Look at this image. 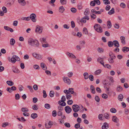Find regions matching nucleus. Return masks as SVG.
Returning a JSON list of instances; mask_svg holds the SVG:
<instances>
[{
    "instance_id": "1",
    "label": "nucleus",
    "mask_w": 129,
    "mask_h": 129,
    "mask_svg": "<svg viewBox=\"0 0 129 129\" xmlns=\"http://www.w3.org/2000/svg\"><path fill=\"white\" fill-rule=\"evenodd\" d=\"M28 44L30 45L39 48V41L37 40L30 39L28 40Z\"/></svg>"
},
{
    "instance_id": "2",
    "label": "nucleus",
    "mask_w": 129,
    "mask_h": 129,
    "mask_svg": "<svg viewBox=\"0 0 129 129\" xmlns=\"http://www.w3.org/2000/svg\"><path fill=\"white\" fill-rule=\"evenodd\" d=\"M94 29L98 32H102V28L100 24H96L94 26Z\"/></svg>"
},
{
    "instance_id": "3",
    "label": "nucleus",
    "mask_w": 129,
    "mask_h": 129,
    "mask_svg": "<svg viewBox=\"0 0 129 129\" xmlns=\"http://www.w3.org/2000/svg\"><path fill=\"white\" fill-rule=\"evenodd\" d=\"M73 110L75 112H77L79 110L80 107L78 105L75 104L72 106Z\"/></svg>"
},
{
    "instance_id": "4",
    "label": "nucleus",
    "mask_w": 129,
    "mask_h": 129,
    "mask_svg": "<svg viewBox=\"0 0 129 129\" xmlns=\"http://www.w3.org/2000/svg\"><path fill=\"white\" fill-rule=\"evenodd\" d=\"M89 20V18L88 16H85L81 19L80 21L81 23H85L86 22V20Z\"/></svg>"
},
{
    "instance_id": "5",
    "label": "nucleus",
    "mask_w": 129,
    "mask_h": 129,
    "mask_svg": "<svg viewBox=\"0 0 129 129\" xmlns=\"http://www.w3.org/2000/svg\"><path fill=\"white\" fill-rule=\"evenodd\" d=\"M36 15L34 13H32L30 14L29 17V19H30L32 21L34 22H36L37 20L36 19Z\"/></svg>"
},
{
    "instance_id": "6",
    "label": "nucleus",
    "mask_w": 129,
    "mask_h": 129,
    "mask_svg": "<svg viewBox=\"0 0 129 129\" xmlns=\"http://www.w3.org/2000/svg\"><path fill=\"white\" fill-rule=\"evenodd\" d=\"M43 29V27L38 25L36 27L35 30L36 32H42Z\"/></svg>"
},
{
    "instance_id": "7",
    "label": "nucleus",
    "mask_w": 129,
    "mask_h": 129,
    "mask_svg": "<svg viewBox=\"0 0 129 129\" xmlns=\"http://www.w3.org/2000/svg\"><path fill=\"white\" fill-rule=\"evenodd\" d=\"M64 82L67 84L70 85L71 83L70 80L67 77H64L63 78Z\"/></svg>"
},
{
    "instance_id": "8",
    "label": "nucleus",
    "mask_w": 129,
    "mask_h": 129,
    "mask_svg": "<svg viewBox=\"0 0 129 129\" xmlns=\"http://www.w3.org/2000/svg\"><path fill=\"white\" fill-rule=\"evenodd\" d=\"M53 124V122L51 121H50L48 123H45V127L47 128H49L51 127Z\"/></svg>"
},
{
    "instance_id": "9",
    "label": "nucleus",
    "mask_w": 129,
    "mask_h": 129,
    "mask_svg": "<svg viewBox=\"0 0 129 129\" xmlns=\"http://www.w3.org/2000/svg\"><path fill=\"white\" fill-rule=\"evenodd\" d=\"M66 54L67 56L70 58L72 59H76V57L74 54L69 52H67Z\"/></svg>"
},
{
    "instance_id": "10",
    "label": "nucleus",
    "mask_w": 129,
    "mask_h": 129,
    "mask_svg": "<svg viewBox=\"0 0 129 129\" xmlns=\"http://www.w3.org/2000/svg\"><path fill=\"white\" fill-rule=\"evenodd\" d=\"M64 110L66 112L67 114H69L72 111L71 108L69 106H67L64 108Z\"/></svg>"
},
{
    "instance_id": "11",
    "label": "nucleus",
    "mask_w": 129,
    "mask_h": 129,
    "mask_svg": "<svg viewBox=\"0 0 129 129\" xmlns=\"http://www.w3.org/2000/svg\"><path fill=\"white\" fill-rule=\"evenodd\" d=\"M12 70L13 72L16 73H19L20 72V71L17 68L14 66H13L12 67Z\"/></svg>"
},
{
    "instance_id": "12",
    "label": "nucleus",
    "mask_w": 129,
    "mask_h": 129,
    "mask_svg": "<svg viewBox=\"0 0 129 129\" xmlns=\"http://www.w3.org/2000/svg\"><path fill=\"white\" fill-rule=\"evenodd\" d=\"M18 3L22 6H24L26 4L25 0H18Z\"/></svg>"
},
{
    "instance_id": "13",
    "label": "nucleus",
    "mask_w": 129,
    "mask_h": 129,
    "mask_svg": "<svg viewBox=\"0 0 129 129\" xmlns=\"http://www.w3.org/2000/svg\"><path fill=\"white\" fill-rule=\"evenodd\" d=\"M121 42L122 45H125L126 44L125 38L124 37L121 36L120 37Z\"/></svg>"
},
{
    "instance_id": "14",
    "label": "nucleus",
    "mask_w": 129,
    "mask_h": 129,
    "mask_svg": "<svg viewBox=\"0 0 129 129\" xmlns=\"http://www.w3.org/2000/svg\"><path fill=\"white\" fill-rule=\"evenodd\" d=\"M11 126V124L10 123H9L8 122H4L2 124V126L4 127H5L7 126L10 127Z\"/></svg>"
},
{
    "instance_id": "15",
    "label": "nucleus",
    "mask_w": 129,
    "mask_h": 129,
    "mask_svg": "<svg viewBox=\"0 0 129 129\" xmlns=\"http://www.w3.org/2000/svg\"><path fill=\"white\" fill-rule=\"evenodd\" d=\"M112 119V121L116 123H117L119 121L118 119L115 116H113Z\"/></svg>"
},
{
    "instance_id": "16",
    "label": "nucleus",
    "mask_w": 129,
    "mask_h": 129,
    "mask_svg": "<svg viewBox=\"0 0 129 129\" xmlns=\"http://www.w3.org/2000/svg\"><path fill=\"white\" fill-rule=\"evenodd\" d=\"M122 50L124 52H127L129 51V48L126 46L122 48Z\"/></svg>"
},
{
    "instance_id": "17",
    "label": "nucleus",
    "mask_w": 129,
    "mask_h": 129,
    "mask_svg": "<svg viewBox=\"0 0 129 129\" xmlns=\"http://www.w3.org/2000/svg\"><path fill=\"white\" fill-rule=\"evenodd\" d=\"M108 124L106 122H105L102 126V129H107L108 127Z\"/></svg>"
},
{
    "instance_id": "18",
    "label": "nucleus",
    "mask_w": 129,
    "mask_h": 129,
    "mask_svg": "<svg viewBox=\"0 0 129 129\" xmlns=\"http://www.w3.org/2000/svg\"><path fill=\"white\" fill-rule=\"evenodd\" d=\"M68 91L69 93H70L71 94L74 93V95H76V93L74 92V88H69V89Z\"/></svg>"
},
{
    "instance_id": "19",
    "label": "nucleus",
    "mask_w": 129,
    "mask_h": 129,
    "mask_svg": "<svg viewBox=\"0 0 129 129\" xmlns=\"http://www.w3.org/2000/svg\"><path fill=\"white\" fill-rule=\"evenodd\" d=\"M109 55L110 57L113 59H115L116 56L113 53L111 52H110L109 53Z\"/></svg>"
},
{
    "instance_id": "20",
    "label": "nucleus",
    "mask_w": 129,
    "mask_h": 129,
    "mask_svg": "<svg viewBox=\"0 0 129 129\" xmlns=\"http://www.w3.org/2000/svg\"><path fill=\"white\" fill-rule=\"evenodd\" d=\"M58 103L62 107L65 106L66 105V103L65 102H62L61 100L59 101L58 102Z\"/></svg>"
},
{
    "instance_id": "21",
    "label": "nucleus",
    "mask_w": 129,
    "mask_h": 129,
    "mask_svg": "<svg viewBox=\"0 0 129 129\" xmlns=\"http://www.w3.org/2000/svg\"><path fill=\"white\" fill-rule=\"evenodd\" d=\"M41 66L42 69L44 70H46L47 69L46 66L45 65V63L43 62H42L41 63Z\"/></svg>"
},
{
    "instance_id": "22",
    "label": "nucleus",
    "mask_w": 129,
    "mask_h": 129,
    "mask_svg": "<svg viewBox=\"0 0 129 129\" xmlns=\"http://www.w3.org/2000/svg\"><path fill=\"white\" fill-rule=\"evenodd\" d=\"M4 29L7 30H9L11 32H12L13 31V30L12 28L9 27L8 26H4Z\"/></svg>"
},
{
    "instance_id": "23",
    "label": "nucleus",
    "mask_w": 129,
    "mask_h": 129,
    "mask_svg": "<svg viewBox=\"0 0 129 129\" xmlns=\"http://www.w3.org/2000/svg\"><path fill=\"white\" fill-rule=\"evenodd\" d=\"M15 43V40L13 38H11L10 41V43L12 46H13Z\"/></svg>"
},
{
    "instance_id": "24",
    "label": "nucleus",
    "mask_w": 129,
    "mask_h": 129,
    "mask_svg": "<svg viewBox=\"0 0 129 129\" xmlns=\"http://www.w3.org/2000/svg\"><path fill=\"white\" fill-rule=\"evenodd\" d=\"M113 44L115 47H119V45L118 41L114 40L113 41Z\"/></svg>"
},
{
    "instance_id": "25",
    "label": "nucleus",
    "mask_w": 129,
    "mask_h": 129,
    "mask_svg": "<svg viewBox=\"0 0 129 129\" xmlns=\"http://www.w3.org/2000/svg\"><path fill=\"white\" fill-rule=\"evenodd\" d=\"M42 44V46L44 48L48 47L50 46L49 44L47 42L46 43H43Z\"/></svg>"
},
{
    "instance_id": "26",
    "label": "nucleus",
    "mask_w": 129,
    "mask_h": 129,
    "mask_svg": "<svg viewBox=\"0 0 129 129\" xmlns=\"http://www.w3.org/2000/svg\"><path fill=\"white\" fill-rule=\"evenodd\" d=\"M89 13V9L87 8L85 10L84 13V14L85 16H88Z\"/></svg>"
},
{
    "instance_id": "27",
    "label": "nucleus",
    "mask_w": 129,
    "mask_h": 129,
    "mask_svg": "<svg viewBox=\"0 0 129 129\" xmlns=\"http://www.w3.org/2000/svg\"><path fill=\"white\" fill-rule=\"evenodd\" d=\"M38 117L37 114L35 113H32L31 115V117L33 119H34L37 118Z\"/></svg>"
},
{
    "instance_id": "28",
    "label": "nucleus",
    "mask_w": 129,
    "mask_h": 129,
    "mask_svg": "<svg viewBox=\"0 0 129 129\" xmlns=\"http://www.w3.org/2000/svg\"><path fill=\"white\" fill-rule=\"evenodd\" d=\"M90 89L91 90V92L93 93L94 94L95 93V88L94 86L92 85L90 86Z\"/></svg>"
},
{
    "instance_id": "29",
    "label": "nucleus",
    "mask_w": 129,
    "mask_h": 129,
    "mask_svg": "<svg viewBox=\"0 0 129 129\" xmlns=\"http://www.w3.org/2000/svg\"><path fill=\"white\" fill-rule=\"evenodd\" d=\"M66 98L67 100H69L71 99L72 97V95L69 92L68 93H67L66 94Z\"/></svg>"
},
{
    "instance_id": "30",
    "label": "nucleus",
    "mask_w": 129,
    "mask_h": 129,
    "mask_svg": "<svg viewBox=\"0 0 129 129\" xmlns=\"http://www.w3.org/2000/svg\"><path fill=\"white\" fill-rule=\"evenodd\" d=\"M55 1L56 0H51L50 1H49V3L51 5V6L54 7L55 5L54 3L55 2Z\"/></svg>"
},
{
    "instance_id": "31",
    "label": "nucleus",
    "mask_w": 129,
    "mask_h": 129,
    "mask_svg": "<svg viewBox=\"0 0 129 129\" xmlns=\"http://www.w3.org/2000/svg\"><path fill=\"white\" fill-rule=\"evenodd\" d=\"M64 10V9L62 6L60 7L59 8V11L60 12L62 13Z\"/></svg>"
},
{
    "instance_id": "32",
    "label": "nucleus",
    "mask_w": 129,
    "mask_h": 129,
    "mask_svg": "<svg viewBox=\"0 0 129 129\" xmlns=\"http://www.w3.org/2000/svg\"><path fill=\"white\" fill-rule=\"evenodd\" d=\"M104 116L105 119H110L109 115L107 113H106L104 114Z\"/></svg>"
},
{
    "instance_id": "33",
    "label": "nucleus",
    "mask_w": 129,
    "mask_h": 129,
    "mask_svg": "<svg viewBox=\"0 0 129 129\" xmlns=\"http://www.w3.org/2000/svg\"><path fill=\"white\" fill-rule=\"evenodd\" d=\"M107 26L108 28H110L112 26V24L111 21H108L107 22Z\"/></svg>"
},
{
    "instance_id": "34",
    "label": "nucleus",
    "mask_w": 129,
    "mask_h": 129,
    "mask_svg": "<svg viewBox=\"0 0 129 129\" xmlns=\"http://www.w3.org/2000/svg\"><path fill=\"white\" fill-rule=\"evenodd\" d=\"M21 111L23 112H27L29 111L28 109L26 107L22 108L21 109Z\"/></svg>"
},
{
    "instance_id": "35",
    "label": "nucleus",
    "mask_w": 129,
    "mask_h": 129,
    "mask_svg": "<svg viewBox=\"0 0 129 129\" xmlns=\"http://www.w3.org/2000/svg\"><path fill=\"white\" fill-rule=\"evenodd\" d=\"M6 83L8 85L11 86H13L14 84V82L11 81H7L6 82Z\"/></svg>"
},
{
    "instance_id": "36",
    "label": "nucleus",
    "mask_w": 129,
    "mask_h": 129,
    "mask_svg": "<svg viewBox=\"0 0 129 129\" xmlns=\"http://www.w3.org/2000/svg\"><path fill=\"white\" fill-rule=\"evenodd\" d=\"M73 35L74 36H76L77 37H80L82 36L81 33H77L76 34V33H73Z\"/></svg>"
},
{
    "instance_id": "37",
    "label": "nucleus",
    "mask_w": 129,
    "mask_h": 129,
    "mask_svg": "<svg viewBox=\"0 0 129 129\" xmlns=\"http://www.w3.org/2000/svg\"><path fill=\"white\" fill-rule=\"evenodd\" d=\"M123 98V96L121 94H119L118 96V99L119 101H122Z\"/></svg>"
},
{
    "instance_id": "38",
    "label": "nucleus",
    "mask_w": 129,
    "mask_h": 129,
    "mask_svg": "<svg viewBox=\"0 0 129 129\" xmlns=\"http://www.w3.org/2000/svg\"><path fill=\"white\" fill-rule=\"evenodd\" d=\"M83 75L84 77V78L85 79H88L89 77L88 74L87 72L84 73L83 74Z\"/></svg>"
},
{
    "instance_id": "39",
    "label": "nucleus",
    "mask_w": 129,
    "mask_h": 129,
    "mask_svg": "<svg viewBox=\"0 0 129 129\" xmlns=\"http://www.w3.org/2000/svg\"><path fill=\"white\" fill-rule=\"evenodd\" d=\"M16 60L14 56H13L11 59L10 61L13 63H14L16 62Z\"/></svg>"
},
{
    "instance_id": "40",
    "label": "nucleus",
    "mask_w": 129,
    "mask_h": 129,
    "mask_svg": "<svg viewBox=\"0 0 129 129\" xmlns=\"http://www.w3.org/2000/svg\"><path fill=\"white\" fill-rule=\"evenodd\" d=\"M108 46L110 47H112L114 45L113 41V42L111 41L108 42Z\"/></svg>"
},
{
    "instance_id": "41",
    "label": "nucleus",
    "mask_w": 129,
    "mask_h": 129,
    "mask_svg": "<svg viewBox=\"0 0 129 129\" xmlns=\"http://www.w3.org/2000/svg\"><path fill=\"white\" fill-rule=\"evenodd\" d=\"M15 1V0H9V2L8 4L10 6L12 5H13Z\"/></svg>"
},
{
    "instance_id": "42",
    "label": "nucleus",
    "mask_w": 129,
    "mask_h": 129,
    "mask_svg": "<svg viewBox=\"0 0 129 129\" xmlns=\"http://www.w3.org/2000/svg\"><path fill=\"white\" fill-rule=\"evenodd\" d=\"M114 12V8H112L111 10L108 12V14L109 15H111L113 14Z\"/></svg>"
},
{
    "instance_id": "43",
    "label": "nucleus",
    "mask_w": 129,
    "mask_h": 129,
    "mask_svg": "<svg viewBox=\"0 0 129 129\" xmlns=\"http://www.w3.org/2000/svg\"><path fill=\"white\" fill-rule=\"evenodd\" d=\"M116 89L118 91L121 92L122 90V88L121 86H119L117 87Z\"/></svg>"
},
{
    "instance_id": "44",
    "label": "nucleus",
    "mask_w": 129,
    "mask_h": 129,
    "mask_svg": "<svg viewBox=\"0 0 129 129\" xmlns=\"http://www.w3.org/2000/svg\"><path fill=\"white\" fill-rule=\"evenodd\" d=\"M110 112L113 113H115L117 112L116 110L114 108H112L110 109Z\"/></svg>"
},
{
    "instance_id": "45",
    "label": "nucleus",
    "mask_w": 129,
    "mask_h": 129,
    "mask_svg": "<svg viewBox=\"0 0 129 129\" xmlns=\"http://www.w3.org/2000/svg\"><path fill=\"white\" fill-rule=\"evenodd\" d=\"M102 72L101 70L99 69L96 71L94 73L96 75H98L100 74Z\"/></svg>"
},
{
    "instance_id": "46",
    "label": "nucleus",
    "mask_w": 129,
    "mask_h": 129,
    "mask_svg": "<svg viewBox=\"0 0 129 129\" xmlns=\"http://www.w3.org/2000/svg\"><path fill=\"white\" fill-rule=\"evenodd\" d=\"M2 10L5 13H6L7 12V9L5 6H3L2 7Z\"/></svg>"
},
{
    "instance_id": "47",
    "label": "nucleus",
    "mask_w": 129,
    "mask_h": 129,
    "mask_svg": "<svg viewBox=\"0 0 129 129\" xmlns=\"http://www.w3.org/2000/svg\"><path fill=\"white\" fill-rule=\"evenodd\" d=\"M60 2L62 5H66L67 3V0H60Z\"/></svg>"
},
{
    "instance_id": "48",
    "label": "nucleus",
    "mask_w": 129,
    "mask_h": 129,
    "mask_svg": "<svg viewBox=\"0 0 129 129\" xmlns=\"http://www.w3.org/2000/svg\"><path fill=\"white\" fill-rule=\"evenodd\" d=\"M54 92L52 91H50L49 93V95L50 97H53L54 96Z\"/></svg>"
},
{
    "instance_id": "49",
    "label": "nucleus",
    "mask_w": 129,
    "mask_h": 129,
    "mask_svg": "<svg viewBox=\"0 0 129 129\" xmlns=\"http://www.w3.org/2000/svg\"><path fill=\"white\" fill-rule=\"evenodd\" d=\"M113 59L112 58L110 57L109 58L108 60L109 62L110 63H113L114 62V61L113 60V59Z\"/></svg>"
},
{
    "instance_id": "50",
    "label": "nucleus",
    "mask_w": 129,
    "mask_h": 129,
    "mask_svg": "<svg viewBox=\"0 0 129 129\" xmlns=\"http://www.w3.org/2000/svg\"><path fill=\"white\" fill-rule=\"evenodd\" d=\"M57 115V112L56 110H54L52 112V115L54 117H55Z\"/></svg>"
},
{
    "instance_id": "51",
    "label": "nucleus",
    "mask_w": 129,
    "mask_h": 129,
    "mask_svg": "<svg viewBox=\"0 0 129 129\" xmlns=\"http://www.w3.org/2000/svg\"><path fill=\"white\" fill-rule=\"evenodd\" d=\"M103 1L105 5H108L110 4V1L109 0H103Z\"/></svg>"
},
{
    "instance_id": "52",
    "label": "nucleus",
    "mask_w": 129,
    "mask_h": 129,
    "mask_svg": "<svg viewBox=\"0 0 129 129\" xmlns=\"http://www.w3.org/2000/svg\"><path fill=\"white\" fill-rule=\"evenodd\" d=\"M71 11L73 13H75L77 12L76 9L74 8H71Z\"/></svg>"
},
{
    "instance_id": "53",
    "label": "nucleus",
    "mask_w": 129,
    "mask_h": 129,
    "mask_svg": "<svg viewBox=\"0 0 129 129\" xmlns=\"http://www.w3.org/2000/svg\"><path fill=\"white\" fill-rule=\"evenodd\" d=\"M15 97L16 100H18L20 98V96L19 94H17L15 95Z\"/></svg>"
},
{
    "instance_id": "54",
    "label": "nucleus",
    "mask_w": 129,
    "mask_h": 129,
    "mask_svg": "<svg viewBox=\"0 0 129 129\" xmlns=\"http://www.w3.org/2000/svg\"><path fill=\"white\" fill-rule=\"evenodd\" d=\"M58 111H62L63 110V108L60 106H59L58 107Z\"/></svg>"
},
{
    "instance_id": "55",
    "label": "nucleus",
    "mask_w": 129,
    "mask_h": 129,
    "mask_svg": "<svg viewBox=\"0 0 129 129\" xmlns=\"http://www.w3.org/2000/svg\"><path fill=\"white\" fill-rule=\"evenodd\" d=\"M102 98L104 99H106L108 97V96L106 94H102Z\"/></svg>"
},
{
    "instance_id": "56",
    "label": "nucleus",
    "mask_w": 129,
    "mask_h": 129,
    "mask_svg": "<svg viewBox=\"0 0 129 129\" xmlns=\"http://www.w3.org/2000/svg\"><path fill=\"white\" fill-rule=\"evenodd\" d=\"M45 107L47 109H49L50 108V106L49 104H45Z\"/></svg>"
},
{
    "instance_id": "57",
    "label": "nucleus",
    "mask_w": 129,
    "mask_h": 129,
    "mask_svg": "<svg viewBox=\"0 0 129 129\" xmlns=\"http://www.w3.org/2000/svg\"><path fill=\"white\" fill-rule=\"evenodd\" d=\"M32 108L33 110H37L38 109L37 106L36 105L33 106L32 107Z\"/></svg>"
},
{
    "instance_id": "58",
    "label": "nucleus",
    "mask_w": 129,
    "mask_h": 129,
    "mask_svg": "<svg viewBox=\"0 0 129 129\" xmlns=\"http://www.w3.org/2000/svg\"><path fill=\"white\" fill-rule=\"evenodd\" d=\"M89 77L90 80L91 81H92L94 80V77L92 75H90Z\"/></svg>"
},
{
    "instance_id": "59",
    "label": "nucleus",
    "mask_w": 129,
    "mask_h": 129,
    "mask_svg": "<svg viewBox=\"0 0 129 129\" xmlns=\"http://www.w3.org/2000/svg\"><path fill=\"white\" fill-rule=\"evenodd\" d=\"M40 40H41V42H42V43H46V42H47L46 41V39L45 38H41L40 39Z\"/></svg>"
},
{
    "instance_id": "60",
    "label": "nucleus",
    "mask_w": 129,
    "mask_h": 129,
    "mask_svg": "<svg viewBox=\"0 0 129 129\" xmlns=\"http://www.w3.org/2000/svg\"><path fill=\"white\" fill-rule=\"evenodd\" d=\"M95 99L96 101L98 102H100V98L99 97L97 96H95Z\"/></svg>"
},
{
    "instance_id": "61",
    "label": "nucleus",
    "mask_w": 129,
    "mask_h": 129,
    "mask_svg": "<svg viewBox=\"0 0 129 129\" xmlns=\"http://www.w3.org/2000/svg\"><path fill=\"white\" fill-rule=\"evenodd\" d=\"M43 97L44 98H45L47 96V95L46 91L45 90H43Z\"/></svg>"
},
{
    "instance_id": "62",
    "label": "nucleus",
    "mask_w": 129,
    "mask_h": 129,
    "mask_svg": "<svg viewBox=\"0 0 129 129\" xmlns=\"http://www.w3.org/2000/svg\"><path fill=\"white\" fill-rule=\"evenodd\" d=\"M34 68L36 70H39L40 69V67L37 64H35L33 66Z\"/></svg>"
},
{
    "instance_id": "63",
    "label": "nucleus",
    "mask_w": 129,
    "mask_h": 129,
    "mask_svg": "<svg viewBox=\"0 0 129 129\" xmlns=\"http://www.w3.org/2000/svg\"><path fill=\"white\" fill-rule=\"evenodd\" d=\"M19 91H21L23 90V87L22 85H19Z\"/></svg>"
},
{
    "instance_id": "64",
    "label": "nucleus",
    "mask_w": 129,
    "mask_h": 129,
    "mask_svg": "<svg viewBox=\"0 0 129 129\" xmlns=\"http://www.w3.org/2000/svg\"><path fill=\"white\" fill-rule=\"evenodd\" d=\"M68 76L69 77H71L73 75V73L72 72H69L68 74Z\"/></svg>"
}]
</instances>
